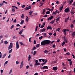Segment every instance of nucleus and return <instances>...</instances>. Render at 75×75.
I'll list each match as a JSON object with an SVG mask.
<instances>
[{"label": "nucleus", "instance_id": "f257e3e1", "mask_svg": "<svg viewBox=\"0 0 75 75\" xmlns=\"http://www.w3.org/2000/svg\"><path fill=\"white\" fill-rule=\"evenodd\" d=\"M50 43V41L48 40H43L41 42V45H47L49 44Z\"/></svg>", "mask_w": 75, "mask_h": 75}, {"label": "nucleus", "instance_id": "f03ea898", "mask_svg": "<svg viewBox=\"0 0 75 75\" xmlns=\"http://www.w3.org/2000/svg\"><path fill=\"white\" fill-rule=\"evenodd\" d=\"M13 47V43H10L9 47H8V50H10L11 48Z\"/></svg>", "mask_w": 75, "mask_h": 75}, {"label": "nucleus", "instance_id": "7ed1b4c3", "mask_svg": "<svg viewBox=\"0 0 75 75\" xmlns=\"http://www.w3.org/2000/svg\"><path fill=\"white\" fill-rule=\"evenodd\" d=\"M41 69H48V67L47 66H45L43 67L42 68L41 67Z\"/></svg>", "mask_w": 75, "mask_h": 75}, {"label": "nucleus", "instance_id": "20e7f679", "mask_svg": "<svg viewBox=\"0 0 75 75\" xmlns=\"http://www.w3.org/2000/svg\"><path fill=\"white\" fill-rule=\"evenodd\" d=\"M64 42H65V43H67L68 42V40H67V39L65 38V37H64Z\"/></svg>", "mask_w": 75, "mask_h": 75}, {"label": "nucleus", "instance_id": "39448f33", "mask_svg": "<svg viewBox=\"0 0 75 75\" xmlns=\"http://www.w3.org/2000/svg\"><path fill=\"white\" fill-rule=\"evenodd\" d=\"M16 48H17V49H18V48H19V45L18 44V41L16 42Z\"/></svg>", "mask_w": 75, "mask_h": 75}, {"label": "nucleus", "instance_id": "423d86ee", "mask_svg": "<svg viewBox=\"0 0 75 75\" xmlns=\"http://www.w3.org/2000/svg\"><path fill=\"white\" fill-rule=\"evenodd\" d=\"M69 11V9L68 8H66L65 9L64 11L65 12V13H67V12H68Z\"/></svg>", "mask_w": 75, "mask_h": 75}, {"label": "nucleus", "instance_id": "0eeeda50", "mask_svg": "<svg viewBox=\"0 0 75 75\" xmlns=\"http://www.w3.org/2000/svg\"><path fill=\"white\" fill-rule=\"evenodd\" d=\"M31 8V7L30 6H29L28 7H27L25 8V10H30V9Z\"/></svg>", "mask_w": 75, "mask_h": 75}, {"label": "nucleus", "instance_id": "6e6552de", "mask_svg": "<svg viewBox=\"0 0 75 75\" xmlns=\"http://www.w3.org/2000/svg\"><path fill=\"white\" fill-rule=\"evenodd\" d=\"M52 27L48 26L47 27V30H48L49 29H50V30H52Z\"/></svg>", "mask_w": 75, "mask_h": 75}, {"label": "nucleus", "instance_id": "1a4fd4ad", "mask_svg": "<svg viewBox=\"0 0 75 75\" xmlns=\"http://www.w3.org/2000/svg\"><path fill=\"white\" fill-rule=\"evenodd\" d=\"M45 25V22L42 24V25L41 26L40 28H44V26Z\"/></svg>", "mask_w": 75, "mask_h": 75}, {"label": "nucleus", "instance_id": "9d476101", "mask_svg": "<svg viewBox=\"0 0 75 75\" xmlns=\"http://www.w3.org/2000/svg\"><path fill=\"white\" fill-rule=\"evenodd\" d=\"M23 64V61L21 63V65L20 66V68H23V65H24Z\"/></svg>", "mask_w": 75, "mask_h": 75}, {"label": "nucleus", "instance_id": "9b49d317", "mask_svg": "<svg viewBox=\"0 0 75 75\" xmlns=\"http://www.w3.org/2000/svg\"><path fill=\"white\" fill-rule=\"evenodd\" d=\"M53 18H54V16H50V17H49L48 18V20H52V19Z\"/></svg>", "mask_w": 75, "mask_h": 75}, {"label": "nucleus", "instance_id": "f8f14e48", "mask_svg": "<svg viewBox=\"0 0 75 75\" xmlns=\"http://www.w3.org/2000/svg\"><path fill=\"white\" fill-rule=\"evenodd\" d=\"M69 17H68L67 18L65 19V22H66V23H67V22H68V21L69 20Z\"/></svg>", "mask_w": 75, "mask_h": 75}, {"label": "nucleus", "instance_id": "ddd939ff", "mask_svg": "<svg viewBox=\"0 0 75 75\" xmlns=\"http://www.w3.org/2000/svg\"><path fill=\"white\" fill-rule=\"evenodd\" d=\"M33 11H30L29 13V15L31 16L32 14H33Z\"/></svg>", "mask_w": 75, "mask_h": 75}, {"label": "nucleus", "instance_id": "4468645a", "mask_svg": "<svg viewBox=\"0 0 75 75\" xmlns=\"http://www.w3.org/2000/svg\"><path fill=\"white\" fill-rule=\"evenodd\" d=\"M71 36L73 37H74L75 36V32H73L71 34Z\"/></svg>", "mask_w": 75, "mask_h": 75}, {"label": "nucleus", "instance_id": "2eb2a0df", "mask_svg": "<svg viewBox=\"0 0 75 75\" xmlns=\"http://www.w3.org/2000/svg\"><path fill=\"white\" fill-rule=\"evenodd\" d=\"M63 32H64V34L65 35L67 34V31L66 30V29H63L62 30Z\"/></svg>", "mask_w": 75, "mask_h": 75}, {"label": "nucleus", "instance_id": "dca6fc26", "mask_svg": "<svg viewBox=\"0 0 75 75\" xmlns=\"http://www.w3.org/2000/svg\"><path fill=\"white\" fill-rule=\"evenodd\" d=\"M57 69L58 68H57V67H53V70L54 71H57Z\"/></svg>", "mask_w": 75, "mask_h": 75}, {"label": "nucleus", "instance_id": "f3484780", "mask_svg": "<svg viewBox=\"0 0 75 75\" xmlns=\"http://www.w3.org/2000/svg\"><path fill=\"white\" fill-rule=\"evenodd\" d=\"M47 59H46V61L44 62H43V63H42V66H43V65H45V64H46V63H47Z\"/></svg>", "mask_w": 75, "mask_h": 75}, {"label": "nucleus", "instance_id": "a211bd4d", "mask_svg": "<svg viewBox=\"0 0 75 75\" xmlns=\"http://www.w3.org/2000/svg\"><path fill=\"white\" fill-rule=\"evenodd\" d=\"M23 31H24V30L22 29L20 31L19 33V34H21V33H23Z\"/></svg>", "mask_w": 75, "mask_h": 75}, {"label": "nucleus", "instance_id": "6ab92c4d", "mask_svg": "<svg viewBox=\"0 0 75 75\" xmlns=\"http://www.w3.org/2000/svg\"><path fill=\"white\" fill-rule=\"evenodd\" d=\"M71 14H74L75 12L74 11H73V10H71Z\"/></svg>", "mask_w": 75, "mask_h": 75}, {"label": "nucleus", "instance_id": "aec40b11", "mask_svg": "<svg viewBox=\"0 0 75 75\" xmlns=\"http://www.w3.org/2000/svg\"><path fill=\"white\" fill-rule=\"evenodd\" d=\"M63 7H64V6H63V5L62 6H60L59 8V10L60 11H62V9L63 8Z\"/></svg>", "mask_w": 75, "mask_h": 75}, {"label": "nucleus", "instance_id": "412c9836", "mask_svg": "<svg viewBox=\"0 0 75 75\" xmlns=\"http://www.w3.org/2000/svg\"><path fill=\"white\" fill-rule=\"evenodd\" d=\"M55 20L54 19L53 21H52L50 23V24H52L54 23L55 22Z\"/></svg>", "mask_w": 75, "mask_h": 75}, {"label": "nucleus", "instance_id": "4be33fe9", "mask_svg": "<svg viewBox=\"0 0 75 75\" xmlns=\"http://www.w3.org/2000/svg\"><path fill=\"white\" fill-rule=\"evenodd\" d=\"M28 57V61H29L30 60V59H31V55H29Z\"/></svg>", "mask_w": 75, "mask_h": 75}, {"label": "nucleus", "instance_id": "5701e85b", "mask_svg": "<svg viewBox=\"0 0 75 75\" xmlns=\"http://www.w3.org/2000/svg\"><path fill=\"white\" fill-rule=\"evenodd\" d=\"M6 55H7V54L6 53H5L3 56L2 58V59H3L5 57H6Z\"/></svg>", "mask_w": 75, "mask_h": 75}, {"label": "nucleus", "instance_id": "b1692460", "mask_svg": "<svg viewBox=\"0 0 75 75\" xmlns=\"http://www.w3.org/2000/svg\"><path fill=\"white\" fill-rule=\"evenodd\" d=\"M35 49H37V47H35V46H34L33 47L32 49V51H33L34 50H35Z\"/></svg>", "mask_w": 75, "mask_h": 75}, {"label": "nucleus", "instance_id": "393cba45", "mask_svg": "<svg viewBox=\"0 0 75 75\" xmlns=\"http://www.w3.org/2000/svg\"><path fill=\"white\" fill-rule=\"evenodd\" d=\"M7 63H8V61H6L4 64V66H5L6 64H7Z\"/></svg>", "mask_w": 75, "mask_h": 75}, {"label": "nucleus", "instance_id": "a878e982", "mask_svg": "<svg viewBox=\"0 0 75 75\" xmlns=\"http://www.w3.org/2000/svg\"><path fill=\"white\" fill-rule=\"evenodd\" d=\"M45 31V28H43L41 30V32H44Z\"/></svg>", "mask_w": 75, "mask_h": 75}, {"label": "nucleus", "instance_id": "bb28decb", "mask_svg": "<svg viewBox=\"0 0 75 75\" xmlns=\"http://www.w3.org/2000/svg\"><path fill=\"white\" fill-rule=\"evenodd\" d=\"M74 27V25H73V24H71V25L70 27L71 28H73Z\"/></svg>", "mask_w": 75, "mask_h": 75}, {"label": "nucleus", "instance_id": "cd10ccee", "mask_svg": "<svg viewBox=\"0 0 75 75\" xmlns=\"http://www.w3.org/2000/svg\"><path fill=\"white\" fill-rule=\"evenodd\" d=\"M27 18H26V21L27 22L28 21V16H26Z\"/></svg>", "mask_w": 75, "mask_h": 75}, {"label": "nucleus", "instance_id": "c85d7f7f", "mask_svg": "<svg viewBox=\"0 0 75 75\" xmlns=\"http://www.w3.org/2000/svg\"><path fill=\"white\" fill-rule=\"evenodd\" d=\"M12 48H11V50H9V54H10L11 53V52H12Z\"/></svg>", "mask_w": 75, "mask_h": 75}, {"label": "nucleus", "instance_id": "c756f323", "mask_svg": "<svg viewBox=\"0 0 75 75\" xmlns=\"http://www.w3.org/2000/svg\"><path fill=\"white\" fill-rule=\"evenodd\" d=\"M50 11H47L46 12V14H50Z\"/></svg>", "mask_w": 75, "mask_h": 75}, {"label": "nucleus", "instance_id": "7c9ffc66", "mask_svg": "<svg viewBox=\"0 0 75 75\" xmlns=\"http://www.w3.org/2000/svg\"><path fill=\"white\" fill-rule=\"evenodd\" d=\"M35 65H40V63H35Z\"/></svg>", "mask_w": 75, "mask_h": 75}, {"label": "nucleus", "instance_id": "2f4dec72", "mask_svg": "<svg viewBox=\"0 0 75 75\" xmlns=\"http://www.w3.org/2000/svg\"><path fill=\"white\" fill-rule=\"evenodd\" d=\"M38 26H37L36 27L35 31H37V29H38Z\"/></svg>", "mask_w": 75, "mask_h": 75}, {"label": "nucleus", "instance_id": "473e14b6", "mask_svg": "<svg viewBox=\"0 0 75 75\" xmlns=\"http://www.w3.org/2000/svg\"><path fill=\"white\" fill-rule=\"evenodd\" d=\"M36 48H39V47H40V44H38L37 45H36Z\"/></svg>", "mask_w": 75, "mask_h": 75}, {"label": "nucleus", "instance_id": "72a5a7b5", "mask_svg": "<svg viewBox=\"0 0 75 75\" xmlns=\"http://www.w3.org/2000/svg\"><path fill=\"white\" fill-rule=\"evenodd\" d=\"M73 1H74V0H71L69 2V4H71V3H72V2H73Z\"/></svg>", "mask_w": 75, "mask_h": 75}, {"label": "nucleus", "instance_id": "f704fd0d", "mask_svg": "<svg viewBox=\"0 0 75 75\" xmlns=\"http://www.w3.org/2000/svg\"><path fill=\"white\" fill-rule=\"evenodd\" d=\"M24 23V21H22L21 22L20 24H23Z\"/></svg>", "mask_w": 75, "mask_h": 75}, {"label": "nucleus", "instance_id": "c9c22d12", "mask_svg": "<svg viewBox=\"0 0 75 75\" xmlns=\"http://www.w3.org/2000/svg\"><path fill=\"white\" fill-rule=\"evenodd\" d=\"M4 44L5 45L7 44H8V42H7V41H4Z\"/></svg>", "mask_w": 75, "mask_h": 75}, {"label": "nucleus", "instance_id": "e433bc0d", "mask_svg": "<svg viewBox=\"0 0 75 75\" xmlns=\"http://www.w3.org/2000/svg\"><path fill=\"white\" fill-rule=\"evenodd\" d=\"M65 42H63L62 44V46H64L65 45Z\"/></svg>", "mask_w": 75, "mask_h": 75}, {"label": "nucleus", "instance_id": "4c0bfd02", "mask_svg": "<svg viewBox=\"0 0 75 75\" xmlns=\"http://www.w3.org/2000/svg\"><path fill=\"white\" fill-rule=\"evenodd\" d=\"M61 30V29L60 28H58L56 30V31H57L58 32H59V30Z\"/></svg>", "mask_w": 75, "mask_h": 75}, {"label": "nucleus", "instance_id": "58836bf2", "mask_svg": "<svg viewBox=\"0 0 75 75\" xmlns=\"http://www.w3.org/2000/svg\"><path fill=\"white\" fill-rule=\"evenodd\" d=\"M44 53H46V54H47V53H48V51H47V50H45V51H44Z\"/></svg>", "mask_w": 75, "mask_h": 75}, {"label": "nucleus", "instance_id": "ea45409f", "mask_svg": "<svg viewBox=\"0 0 75 75\" xmlns=\"http://www.w3.org/2000/svg\"><path fill=\"white\" fill-rule=\"evenodd\" d=\"M36 53H37V52L36 51H34V52L33 55H35Z\"/></svg>", "mask_w": 75, "mask_h": 75}, {"label": "nucleus", "instance_id": "a19ab883", "mask_svg": "<svg viewBox=\"0 0 75 75\" xmlns=\"http://www.w3.org/2000/svg\"><path fill=\"white\" fill-rule=\"evenodd\" d=\"M44 4V3H40V6H43V4Z\"/></svg>", "mask_w": 75, "mask_h": 75}, {"label": "nucleus", "instance_id": "79ce46f5", "mask_svg": "<svg viewBox=\"0 0 75 75\" xmlns=\"http://www.w3.org/2000/svg\"><path fill=\"white\" fill-rule=\"evenodd\" d=\"M46 59H42L41 60L43 62H45L46 61Z\"/></svg>", "mask_w": 75, "mask_h": 75}, {"label": "nucleus", "instance_id": "37998d69", "mask_svg": "<svg viewBox=\"0 0 75 75\" xmlns=\"http://www.w3.org/2000/svg\"><path fill=\"white\" fill-rule=\"evenodd\" d=\"M14 8H15L14 7L12 8V11L13 12H14L15 11V9H14Z\"/></svg>", "mask_w": 75, "mask_h": 75}, {"label": "nucleus", "instance_id": "c03bdc74", "mask_svg": "<svg viewBox=\"0 0 75 75\" xmlns=\"http://www.w3.org/2000/svg\"><path fill=\"white\" fill-rule=\"evenodd\" d=\"M19 44L21 45H23L24 46V44H23V43L22 42H19Z\"/></svg>", "mask_w": 75, "mask_h": 75}, {"label": "nucleus", "instance_id": "a18cd8bd", "mask_svg": "<svg viewBox=\"0 0 75 75\" xmlns=\"http://www.w3.org/2000/svg\"><path fill=\"white\" fill-rule=\"evenodd\" d=\"M21 17L22 18H24V14H22L21 16Z\"/></svg>", "mask_w": 75, "mask_h": 75}, {"label": "nucleus", "instance_id": "49530a36", "mask_svg": "<svg viewBox=\"0 0 75 75\" xmlns=\"http://www.w3.org/2000/svg\"><path fill=\"white\" fill-rule=\"evenodd\" d=\"M21 7L22 8H24V7H25V5H23L22 6H21Z\"/></svg>", "mask_w": 75, "mask_h": 75}, {"label": "nucleus", "instance_id": "de8ad7c7", "mask_svg": "<svg viewBox=\"0 0 75 75\" xmlns=\"http://www.w3.org/2000/svg\"><path fill=\"white\" fill-rule=\"evenodd\" d=\"M13 7H15V8H16V9H18V8L15 6H12Z\"/></svg>", "mask_w": 75, "mask_h": 75}, {"label": "nucleus", "instance_id": "09e8293b", "mask_svg": "<svg viewBox=\"0 0 75 75\" xmlns=\"http://www.w3.org/2000/svg\"><path fill=\"white\" fill-rule=\"evenodd\" d=\"M42 37H43L42 36L40 37L39 38V40H42Z\"/></svg>", "mask_w": 75, "mask_h": 75}, {"label": "nucleus", "instance_id": "8fccbe9b", "mask_svg": "<svg viewBox=\"0 0 75 75\" xmlns=\"http://www.w3.org/2000/svg\"><path fill=\"white\" fill-rule=\"evenodd\" d=\"M3 5V3H0V7H1V6H2Z\"/></svg>", "mask_w": 75, "mask_h": 75}, {"label": "nucleus", "instance_id": "3c124183", "mask_svg": "<svg viewBox=\"0 0 75 75\" xmlns=\"http://www.w3.org/2000/svg\"><path fill=\"white\" fill-rule=\"evenodd\" d=\"M46 10H49V11H51V10L50 9V8H46Z\"/></svg>", "mask_w": 75, "mask_h": 75}, {"label": "nucleus", "instance_id": "603ef678", "mask_svg": "<svg viewBox=\"0 0 75 75\" xmlns=\"http://www.w3.org/2000/svg\"><path fill=\"white\" fill-rule=\"evenodd\" d=\"M69 64H70V65H71L72 64V61H70L69 62Z\"/></svg>", "mask_w": 75, "mask_h": 75}, {"label": "nucleus", "instance_id": "864d4df0", "mask_svg": "<svg viewBox=\"0 0 75 75\" xmlns=\"http://www.w3.org/2000/svg\"><path fill=\"white\" fill-rule=\"evenodd\" d=\"M14 28V25H13L11 26V29H12V28Z\"/></svg>", "mask_w": 75, "mask_h": 75}, {"label": "nucleus", "instance_id": "5fc2aeb1", "mask_svg": "<svg viewBox=\"0 0 75 75\" xmlns=\"http://www.w3.org/2000/svg\"><path fill=\"white\" fill-rule=\"evenodd\" d=\"M59 20V17H58L56 19L57 22Z\"/></svg>", "mask_w": 75, "mask_h": 75}, {"label": "nucleus", "instance_id": "6e6d98bb", "mask_svg": "<svg viewBox=\"0 0 75 75\" xmlns=\"http://www.w3.org/2000/svg\"><path fill=\"white\" fill-rule=\"evenodd\" d=\"M46 35H46V33H44V35H43V37H46Z\"/></svg>", "mask_w": 75, "mask_h": 75}, {"label": "nucleus", "instance_id": "4d7b16f0", "mask_svg": "<svg viewBox=\"0 0 75 75\" xmlns=\"http://www.w3.org/2000/svg\"><path fill=\"white\" fill-rule=\"evenodd\" d=\"M48 34L50 35V36H51L52 35V33H48Z\"/></svg>", "mask_w": 75, "mask_h": 75}, {"label": "nucleus", "instance_id": "13d9d810", "mask_svg": "<svg viewBox=\"0 0 75 75\" xmlns=\"http://www.w3.org/2000/svg\"><path fill=\"white\" fill-rule=\"evenodd\" d=\"M43 13H42V14H44V13H45V10H44V9L43 10Z\"/></svg>", "mask_w": 75, "mask_h": 75}, {"label": "nucleus", "instance_id": "bf43d9fd", "mask_svg": "<svg viewBox=\"0 0 75 75\" xmlns=\"http://www.w3.org/2000/svg\"><path fill=\"white\" fill-rule=\"evenodd\" d=\"M67 61H68L70 62L71 61H72V60L69 59H67Z\"/></svg>", "mask_w": 75, "mask_h": 75}, {"label": "nucleus", "instance_id": "052dcab7", "mask_svg": "<svg viewBox=\"0 0 75 75\" xmlns=\"http://www.w3.org/2000/svg\"><path fill=\"white\" fill-rule=\"evenodd\" d=\"M12 72V69H11V70L9 71V74H11Z\"/></svg>", "mask_w": 75, "mask_h": 75}, {"label": "nucleus", "instance_id": "680f3d73", "mask_svg": "<svg viewBox=\"0 0 75 75\" xmlns=\"http://www.w3.org/2000/svg\"><path fill=\"white\" fill-rule=\"evenodd\" d=\"M36 43H37V42H36V41H35V40L34 41V44H36Z\"/></svg>", "mask_w": 75, "mask_h": 75}, {"label": "nucleus", "instance_id": "e2e57ef3", "mask_svg": "<svg viewBox=\"0 0 75 75\" xmlns=\"http://www.w3.org/2000/svg\"><path fill=\"white\" fill-rule=\"evenodd\" d=\"M66 55H70V53L69 52L66 53Z\"/></svg>", "mask_w": 75, "mask_h": 75}, {"label": "nucleus", "instance_id": "0e129e2a", "mask_svg": "<svg viewBox=\"0 0 75 75\" xmlns=\"http://www.w3.org/2000/svg\"><path fill=\"white\" fill-rule=\"evenodd\" d=\"M64 52H67V50H66V48H65L64 49Z\"/></svg>", "mask_w": 75, "mask_h": 75}, {"label": "nucleus", "instance_id": "69168bd1", "mask_svg": "<svg viewBox=\"0 0 75 75\" xmlns=\"http://www.w3.org/2000/svg\"><path fill=\"white\" fill-rule=\"evenodd\" d=\"M16 19H15L14 21H13V23H16Z\"/></svg>", "mask_w": 75, "mask_h": 75}, {"label": "nucleus", "instance_id": "338daca9", "mask_svg": "<svg viewBox=\"0 0 75 75\" xmlns=\"http://www.w3.org/2000/svg\"><path fill=\"white\" fill-rule=\"evenodd\" d=\"M72 23H73V24H75V20L73 21L72 22Z\"/></svg>", "mask_w": 75, "mask_h": 75}, {"label": "nucleus", "instance_id": "774afa93", "mask_svg": "<svg viewBox=\"0 0 75 75\" xmlns=\"http://www.w3.org/2000/svg\"><path fill=\"white\" fill-rule=\"evenodd\" d=\"M34 75H38V73H36L34 74Z\"/></svg>", "mask_w": 75, "mask_h": 75}]
</instances>
